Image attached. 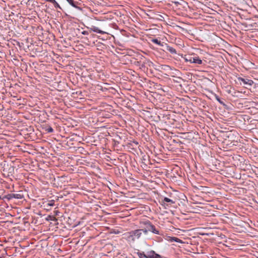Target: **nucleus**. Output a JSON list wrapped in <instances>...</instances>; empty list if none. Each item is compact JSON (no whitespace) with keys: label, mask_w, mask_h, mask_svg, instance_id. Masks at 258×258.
I'll list each match as a JSON object with an SVG mask.
<instances>
[{"label":"nucleus","mask_w":258,"mask_h":258,"mask_svg":"<svg viewBox=\"0 0 258 258\" xmlns=\"http://www.w3.org/2000/svg\"><path fill=\"white\" fill-rule=\"evenodd\" d=\"M169 240L170 241H175V242L180 243H182V241L181 240L178 239V238L174 237H170Z\"/></svg>","instance_id":"obj_8"},{"label":"nucleus","mask_w":258,"mask_h":258,"mask_svg":"<svg viewBox=\"0 0 258 258\" xmlns=\"http://www.w3.org/2000/svg\"><path fill=\"white\" fill-rule=\"evenodd\" d=\"M238 80L240 81V84H241V82H242V83H243V84L244 85H245L247 86H250L253 83V82L252 80H249L247 79H243V78H239L238 79Z\"/></svg>","instance_id":"obj_3"},{"label":"nucleus","mask_w":258,"mask_h":258,"mask_svg":"<svg viewBox=\"0 0 258 258\" xmlns=\"http://www.w3.org/2000/svg\"><path fill=\"white\" fill-rule=\"evenodd\" d=\"M53 4L55 8H58L59 9H61V7L56 1L53 3Z\"/></svg>","instance_id":"obj_17"},{"label":"nucleus","mask_w":258,"mask_h":258,"mask_svg":"<svg viewBox=\"0 0 258 258\" xmlns=\"http://www.w3.org/2000/svg\"><path fill=\"white\" fill-rule=\"evenodd\" d=\"M83 34H86V32H85V31H84V32H83Z\"/></svg>","instance_id":"obj_22"},{"label":"nucleus","mask_w":258,"mask_h":258,"mask_svg":"<svg viewBox=\"0 0 258 258\" xmlns=\"http://www.w3.org/2000/svg\"><path fill=\"white\" fill-rule=\"evenodd\" d=\"M192 63L201 64L202 63V60L200 59L199 57L194 56V58H192Z\"/></svg>","instance_id":"obj_6"},{"label":"nucleus","mask_w":258,"mask_h":258,"mask_svg":"<svg viewBox=\"0 0 258 258\" xmlns=\"http://www.w3.org/2000/svg\"><path fill=\"white\" fill-rule=\"evenodd\" d=\"M91 30L94 32H97L100 34H105L106 33V32L103 31L102 30H100L99 29V28L95 26H92L91 28Z\"/></svg>","instance_id":"obj_4"},{"label":"nucleus","mask_w":258,"mask_h":258,"mask_svg":"<svg viewBox=\"0 0 258 258\" xmlns=\"http://www.w3.org/2000/svg\"><path fill=\"white\" fill-rule=\"evenodd\" d=\"M71 6H72L76 8V6L75 5V3H74L73 0H66Z\"/></svg>","instance_id":"obj_13"},{"label":"nucleus","mask_w":258,"mask_h":258,"mask_svg":"<svg viewBox=\"0 0 258 258\" xmlns=\"http://www.w3.org/2000/svg\"><path fill=\"white\" fill-rule=\"evenodd\" d=\"M49 218H50V220H52V221H56L57 220L56 218L53 216H52V217L49 216Z\"/></svg>","instance_id":"obj_20"},{"label":"nucleus","mask_w":258,"mask_h":258,"mask_svg":"<svg viewBox=\"0 0 258 258\" xmlns=\"http://www.w3.org/2000/svg\"><path fill=\"white\" fill-rule=\"evenodd\" d=\"M124 236L125 238L129 242H134L138 239L135 230L124 234Z\"/></svg>","instance_id":"obj_2"},{"label":"nucleus","mask_w":258,"mask_h":258,"mask_svg":"<svg viewBox=\"0 0 258 258\" xmlns=\"http://www.w3.org/2000/svg\"><path fill=\"white\" fill-rule=\"evenodd\" d=\"M150 258H160V256L154 252H152L150 253Z\"/></svg>","instance_id":"obj_10"},{"label":"nucleus","mask_w":258,"mask_h":258,"mask_svg":"<svg viewBox=\"0 0 258 258\" xmlns=\"http://www.w3.org/2000/svg\"><path fill=\"white\" fill-rule=\"evenodd\" d=\"M48 132H52L53 129L51 127H49L47 130Z\"/></svg>","instance_id":"obj_21"},{"label":"nucleus","mask_w":258,"mask_h":258,"mask_svg":"<svg viewBox=\"0 0 258 258\" xmlns=\"http://www.w3.org/2000/svg\"><path fill=\"white\" fill-rule=\"evenodd\" d=\"M139 256L140 258H150V254L147 255L144 253H140Z\"/></svg>","instance_id":"obj_12"},{"label":"nucleus","mask_w":258,"mask_h":258,"mask_svg":"<svg viewBox=\"0 0 258 258\" xmlns=\"http://www.w3.org/2000/svg\"><path fill=\"white\" fill-rule=\"evenodd\" d=\"M143 224L144 225V226L142 227V229L143 230V233L145 234H147L148 231H151L153 233L159 234V231L156 229L155 227L153 225L151 224L150 222H144Z\"/></svg>","instance_id":"obj_1"},{"label":"nucleus","mask_w":258,"mask_h":258,"mask_svg":"<svg viewBox=\"0 0 258 258\" xmlns=\"http://www.w3.org/2000/svg\"><path fill=\"white\" fill-rule=\"evenodd\" d=\"M14 198L20 199L21 198V196L20 194H15Z\"/></svg>","instance_id":"obj_19"},{"label":"nucleus","mask_w":258,"mask_h":258,"mask_svg":"<svg viewBox=\"0 0 258 258\" xmlns=\"http://www.w3.org/2000/svg\"><path fill=\"white\" fill-rule=\"evenodd\" d=\"M15 194H10L8 195V199H11L12 198H14V197H15Z\"/></svg>","instance_id":"obj_18"},{"label":"nucleus","mask_w":258,"mask_h":258,"mask_svg":"<svg viewBox=\"0 0 258 258\" xmlns=\"http://www.w3.org/2000/svg\"><path fill=\"white\" fill-rule=\"evenodd\" d=\"M135 231L136 234V237L138 239L140 238L141 237L142 234L144 233L142 229L136 230Z\"/></svg>","instance_id":"obj_5"},{"label":"nucleus","mask_w":258,"mask_h":258,"mask_svg":"<svg viewBox=\"0 0 258 258\" xmlns=\"http://www.w3.org/2000/svg\"><path fill=\"white\" fill-rule=\"evenodd\" d=\"M165 202H168V203H170L171 204H174V203H175L174 201H173L172 200H170V199H169L168 198H164L163 203H164Z\"/></svg>","instance_id":"obj_11"},{"label":"nucleus","mask_w":258,"mask_h":258,"mask_svg":"<svg viewBox=\"0 0 258 258\" xmlns=\"http://www.w3.org/2000/svg\"><path fill=\"white\" fill-rule=\"evenodd\" d=\"M192 58H194V56L190 55H185L184 59L187 62H190V63H192Z\"/></svg>","instance_id":"obj_7"},{"label":"nucleus","mask_w":258,"mask_h":258,"mask_svg":"<svg viewBox=\"0 0 258 258\" xmlns=\"http://www.w3.org/2000/svg\"><path fill=\"white\" fill-rule=\"evenodd\" d=\"M48 206H53L54 205V201H50L47 203Z\"/></svg>","instance_id":"obj_16"},{"label":"nucleus","mask_w":258,"mask_h":258,"mask_svg":"<svg viewBox=\"0 0 258 258\" xmlns=\"http://www.w3.org/2000/svg\"><path fill=\"white\" fill-rule=\"evenodd\" d=\"M167 50L170 51L172 53H176V50L173 47H170V46H167Z\"/></svg>","instance_id":"obj_9"},{"label":"nucleus","mask_w":258,"mask_h":258,"mask_svg":"<svg viewBox=\"0 0 258 258\" xmlns=\"http://www.w3.org/2000/svg\"><path fill=\"white\" fill-rule=\"evenodd\" d=\"M152 41L156 44H159V45H160L161 44V42L160 41H159L158 39H153L152 40Z\"/></svg>","instance_id":"obj_14"},{"label":"nucleus","mask_w":258,"mask_h":258,"mask_svg":"<svg viewBox=\"0 0 258 258\" xmlns=\"http://www.w3.org/2000/svg\"><path fill=\"white\" fill-rule=\"evenodd\" d=\"M162 69L167 71L171 70V68L168 66H166V65L163 66L162 67Z\"/></svg>","instance_id":"obj_15"}]
</instances>
